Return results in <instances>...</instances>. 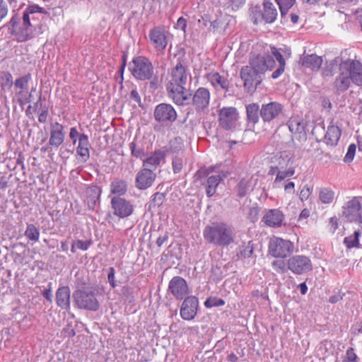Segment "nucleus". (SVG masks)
<instances>
[{
    "mask_svg": "<svg viewBox=\"0 0 362 362\" xmlns=\"http://www.w3.org/2000/svg\"><path fill=\"white\" fill-rule=\"evenodd\" d=\"M196 175L198 178H201L205 176H207L208 178L206 180V182L205 184L206 186V193L207 197H212L216 191V188L221 180H223L225 177H226V175L223 173V175L218 174L214 175H209V173L207 170H199Z\"/></svg>",
    "mask_w": 362,
    "mask_h": 362,
    "instance_id": "21",
    "label": "nucleus"
},
{
    "mask_svg": "<svg viewBox=\"0 0 362 362\" xmlns=\"http://www.w3.org/2000/svg\"><path fill=\"white\" fill-rule=\"evenodd\" d=\"M183 158H184V154L175 155L173 157L172 166H173V171L175 174H177V173H179L181 172V170L183 168Z\"/></svg>",
    "mask_w": 362,
    "mask_h": 362,
    "instance_id": "51",
    "label": "nucleus"
},
{
    "mask_svg": "<svg viewBox=\"0 0 362 362\" xmlns=\"http://www.w3.org/2000/svg\"><path fill=\"white\" fill-rule=\"evenodd\" d=\"M206 78L215 88H221L226 93L230 91L229 81L218 72H211L207 74Z\"/></svg>",
    "mask_w": 362,
    "mask_h": 362,
    "instance_id": "31",
    "label": "nucleus"
},
{
    "mask_svg": "<svg viewBox=\"0 0 362 362\" xmlns=\"http://www.w3.org/2000/svg\"><path fill=\"white\" fill-rule=\"evenodd\" d=\"M339 71L346 72L354 84L362 86V63L360 61L351 59L343 60L339 64Z\"/></svg>",
    "mask_w": 362,
    "mask_h": 362,
    "instance_id": "9",
    "label": "nucleus"
},
{
    "mask_svg": "<svg viewBox=\"0 0 362 362\" xmlns=\"http://www.w3.org/2000/svg\"><path fill=\"white\" fill-rule=\"evenodd\" d=\"M64 138V127L57 122L52 124L50 127V137L49 139V145L54 148H58L63 144Z\"/></svg>",
    "mask_w": 362,
    "mask_h": 362,
    "instance_id": "28",
    "label": "nucleus"
},
{
    "mask_svg": "<svg viewBox=\"0 0 362 362\" xmlns=\"http://www.w3.org/2000/svg\"><path fill=\"white\" fill-rule=\"evenodd\" d=\"M300 63L304 68L317 71L322 66V59L315 54H307L300 58Z\"/></svg>",
    "mask_w": 362,
    "mask_h": 362,
    "instance_id": "33",
    "label": "nucleus"
},
{
    "mask_svg": "<svg viewBox=\"0 0 362 362\" xmlns=\"http://www.w3.org/2000/svg\"><path fill=\"white\" fill-rule=\"evenodd\" d=\"M260 208L257 206H252L250 209L247 214V218L252 223H255L259 218Z\"/></svg>",
    "mask_w": 362,
    "mask_h": 362,
    "instance_id": "55",
    "label": "nucleus"
},
{
    "mask_svg": "<svg viewBox=\"0 0 362 362\" xmlns=\"http://www.w3.org/2000/svg\"><path fill=\"white\" fill-rule=\"evenodd\" d=\"M184 143L181 137H175L169 142V147L167 148L168 153L182 155L184 154Z\"/></svg>",
    "mask_w": 362,
    "mask_h": 362,
    "instance_id": "42",
    "label": "nucleus"
},
{
    "mask_svg": "<svg viewBox=\"0 0 362 362\" xmlns=\"http://www.w3.org/2000/svg\"><path fill=\"white\" fill-rule=\"evenodd\" d=\"M271 56L274 58H276V61L279 62L278 68L272 73V78L274 79L278 78L284 71L285 70V59L281 53L280 50L281 49H277L275 47L269 46L268 49Z\"/></svg>",
    "mask_w": 362,
    "mask_h": 362,
    "instance_id": "32",
    "label": "nucleus"
},
{
    "mask_svg": "<svg viewBox=\"0 0 362 362\" xmlns=\"http://www.w3.org/2000/svg\"><path fill=\"white\" fill-rule=\"evenodd\" d=\"M130 99L137 103L139 106H141V99L136 88H134L131 91Z\"/></svg>",
    "mask_w": 362,
    "mask_h": 362,
    "instance_id": "63",
    "label": "nucleus"
},
{
    "mask_svg": "<svg viewBox=\"0 0 362 362\" xmlns=\"http://www.w3.org/2000/svg\"><path fill=\"white\" fill-rule=\"evenodd\" d=\"M168 291L177 300H182L189 293L187 283L180 276H173L169 281Z\"/></svg>",
    "mask_w": 362,
    "mask_h": 362,
    "instance_id": "18",
    "label": "nucleus"
},
{
    "mask_svg": "<svg viewBox=\"0 0 362 362\" xmlns=\"http://www.w3.org/2000/svg\"><path fill=\"white\" fill-rule=\"evenodd\" d=\"M275 60L269 54V49L263 54H252L250 58L249 65L257 73L264 74L267 70L274 67Z\"/></svg>",
    "mask_w": 362,
    "mask_h": 362,
    "instance_id": "7",
    "label": "nucleus"
},
{
    "mask_svg": "<svg viewBox=\"0 0 362 362\" xmlns=\"http://www.w3.org/2000/svg\"><path fill=\"white\" fill-rule=\"evenodd\" d=\"M71 291L68 286L58 288L56 291V303L62 310L66 311L70 310Z\"/></svg>",
    "mask_w": 362,
    "mask_h": 362,
    "instance_id": "29",
    "label": "nucleus"
},
{
    "mask_svg": "<svg viewBox=\"0 0 362 362\" xmlns=\"http://www.w3.org/2000/svg\"><path fill=\"white\" fill-rule=\"evenodd\" d=\"M284 215L279 209L265 210L262 221L269 227H279L282 225Z\"/></svg>",
    "mask_w": 362,
    "mask_h": 362,
    "instance_id": "27",
    "label": "nucleus"
},
{
    "mask_svg": "<svg viewBox=\"0 0 362 362\" xmlns=\"http://www.w3.org/2000/svg\"><path fill=\"white\" fill-rule=\"evenodd\" d=\"M183 300L180 310V317L185 320H192L197 314L199 300L194 296H188Z\"/></svg>",
    "mask_w": 362,
    "mask_h": 362,
    "instance_id": "16",
    "label": "nucleus"
},
{
    "mask_svg": "<svg viewBox=\"0 0 362 362\" xmlns=\"http://www.w3.org/2000/svg\"><path fill=\"white\" fill-rule=\"evenodd\" d=\"M361 235L360 230H355L352 235H350L344 239V244L348 249L353 247H360L359 237Z\"/></svg>",
    "mask_w": 362,
    "mask_h": 362,
    "instance_id": "45",
    "label": "nucleus"
},
{
    "mask_svg": "<svg viewBox=\"0 0 362 362\" xmlns=\"http://www.w3.org/2000/svg\"><path fill=\"white\" fill-rule=\"evenodd\" d=\"M349 21H358L362 23V8H358L354 13L349 15Z\"/></svg>",
    "mask_w": 362,
    "mask_h": 362,
    "instance_id": "59",
    "label": "nucleus"
},
{
    "mask_svg": "<svg viewBox=\"0 0 362 362\" xmlns=\"http://www.w3.org/2000/svg\"><path fill=\"white\" fill-rule=\"evenodd\" d=\"M25 235L29 240L37 242L40 238V230L34 224L30 223L27 225Z\"/></svg>",
    "mask_w": 362,
    "mask_h": 362,
    "instance_id": "46",
    "label": "nucleus"
},
{
    "mask_svg": "<svg viewBox=\"0 0 362 362\" xmlns=\"http://www.w3.org/2000/svg\"><path fill=\"white\" fill-rule=\"evenodd\" d=\"M168 153L167 147L155 150L148 157L143 159V167L151 168L154 171L162 163L165 162Z\"/></svg>",
    "mask_w": 362,
    "mask_h": 362,
    "instance_id": "24",
    "label": "nucleus"
},
{
    "mask_svg": "<svg viewBox=\"0 0 362 362\" xmlns=\"http://www.w3.org/2000/svg\"><path fill=\"white\" fill-rule=\"evenodd\" d=\"M110 206L112 214L119 218H127L134 212V206L131 202L119 196L111 198Z\"/></svg>",
    "mask_w": 362,
    "mask_h": 362,
    "instance_id": "12",
    "label": "nucleus"
},
{
    "mask_svg": "<svg viewBox=\"0 0 362 362\" xmlns=\"http://www.w3.org/2000/svg\"><path fill=\"white\" fill-rule=\"evenodd\" d=\"M247 121L253 127L259 122L260 117L261 107L255 103H252L246 105Z\"/></svg>",
    "mask_w": 362,
    "mask_h": 362,
    "instance_id": "39",
    "label": "nucleus"
},
{
    "mask_svg": "<svg viewBox=\"0 0 362 362\" xmlns=\"http://www.w3.org/2000/svg\"><path fill=\"white\" fill-rule=\"evenodd\" d=\"M238 112L233 107H223L218 112L220 126L225 130H230L235 127L238 119Z\"/></svg>",
    "mask_w": 362,
    "mask_h": 362,
    "instance_id": "20",
    "label": "nucleus"
},
{
    "mask_svg": "<svg viewBox=\"0 0 362 362\" xmlns=\"http://www.w3.org/2000/svg\"><path fill=\"white\" fill-rule=\"evenodd\" d=\"M129 70L136 79L146 81L152 78L154 67L149 59L144 56H138L129 62Z\"/></svg>",
    "mask_w": 362,
    "mask_h": 362,
    "instance_id": "3",
    "label": "nucleus"
},
{
    "mask_svg": "<svg viewBox=\"0 0 362 362\" xmlns=\"http://www.w3.org/2000/svg\"><path fill=\"white\" fill-rule=\"evenodd\" d=\"M254 251V244L249 241L247 244H243L240 247V251L237 253L238 258H249L252 256Z\"/></svg>",
    "mask_w": 362,
    "mask_h": 362,
    "instance_id": "47",
    "label": "nucleus"
},
{
    "mask_svg": "<svg viewBox=\"0 0 362 362\" xmlns=\"http://www.w3.org/2000/svg\"><path fill=\"white\" fill-rule=\"evenodd\" d=\"M146 141L144 138L136 136L134 140L129 144L131 155L133 157L143 160L146 155Z\"/></svg>",
    "mask_w": 362,
    "mask_h": 362,
    "instance_id": "30",
    "label": "nucleus"
},
{
    "mask_svg": "<svg viewBox=\"0 0 362 362\" xmlns=\"http://www.w3.org/2000/svg\"><path fill=\"white\" fill-rule=\"evenodd\" d=\"M361 205L357 197H354L343 206V216L349 221H361Z\"/></svg>",
    "mask_w": 362,
    "mask_h": 362,
    "instance_id": "23",
    "label": "nucleus"
},
{
    "mask_svg": "<svg viewBox=\"0 0 362 362\" xmlns=\"http://www.w3.org/2000/svg\"><path fill=\"white\" fill-rule=\"evenodd\" d=\"M293 162V156L291 152L286 151L278 152L271 158V166L268 174L273 175L276 173V170L288 169L289 167H295Z\"/></svg>",
    "mask_w": 362,
    "mask_h": 362,
    "instance_id": "11",
    "label": "nucleus"
},
{
    "mask_svg": "<svg viewBox=\"0 0 362 362\" xmlns=\"http://www.w3.org/2000/svg\"><path fill=\"white\" fill-rule=\"evenodd\" d=\"M31 80L32 75L30 73L16 79L14 86L16 88L20 89V91L18 93V95L23 94V93L28 89V83Z\"/></svg>",
    "mask_w": 362,
    "mask_h": 362,
    "instance_id": "44",
    "label": "nucleus"
},
{
    "mask_svg": "<svg viewBox=\"0 0 362 362\" xmlns=\"http://www.w3.org/2000/svg\"><path fill=\"white\" fill-rule=\"evenodd\" d=\"M165 198V195L164 193L156 192L153 194L149 203V208H158L163 204Z\"/></svg>",
    "mask_w": 362,
    "mask_h": 362,
    "instance_id": "50",
    "label": "nucleus"
},
{
    "mask_svg": "<svg viewBox=\"0 0 362 362\" xmlns=\"http://www.w3.org/2000/svg\"><path fill=\"white\" fill-rule=\"evenodd\" d=\"M49 114V107L48 106L46 107H43L39 111V115H38V121L40 123H45L47 119Z\"/></svg>",
    "mask_w": 362,
    "mask_h": 362,
    "instance_id": "62",
    "label": "nucleus"
},
{
    "mask_svg": "<svg viewBox=\"0 0 362 362\" xmlns=\"http://www.w3.org/2000/svg\"><path fill=\"white\" fill-rule=\"evenodd\" d=\"M211 93L204 87L198 88L191 96L190 105H192L197 113L204 112L209 106Z\"/></svg>",
    "mask_w": 362,
    "mask_h": 362,
    "instance_id": "13",
    "label": "nucleus"
},
{
    "mask_svg": "<svg viewBox=\"0 0 362 362\" xmlns=\"http://www.w3.org/2000/svg\"><path fill=\"white\" fill-rule=\"evenodd\" d=\"M295 167H289L288 169L276 170V174L272 185L274 188H281L283 187V181L287 177H291L295 174Z\"/></svg>",
    "mask_w": 362,
    "mask_h": 362,
    "instance_id": "40",
    "label": "nucleus"
},
{
    "mask_svg": "<svg viewBox=\"0 0 362 362\" xmlns=\"http://www.w3.org/2000/svg\"><path fill=\"white\" fill-rule=\"evenodd\" d=\"M237 197H245L249 192L252 191V180L243 177L240 179L235 187Z\"/></svg>",
    "mask_w": 362,
    "mask_h": 362,
    "instance_id": "41",
    "label": "nucleus"
},
{
    "mask_svg": "<svg viewBox=\"0 0 362 362\" xmlns=\"http://www.w3.org/2000/svg\"><path fill=\"white\" fill-rule=\"evenodd\" d=\"M240 76L243 81L244 88L248 93H254L262 81V74L257 73L248 65L241 68Z\"/></svg>",
    "mask_w": 362,
    "mask_h": 362,
    "instance_id": "5",
    "label": "nucleus"
},
{
    "mask_svg": "<svg viewBox=\"0 0 362 362\" xmlns=\"http://www.w3.org/2000/svg\"><path fill=\"white\" fill-rule=\"evenodd\" d=\"M249 16L253 23H274L277 18L278 11L273 3L265 0L263 9L258 6H252L249 9Z\"/></svg>",
    "mask_w": 362,
    "mask_h": 362,
    "instance_id": "4",
    "label": "nucleus"
},
{
    "mask_svg": "<svg viewBox=\"0 0 362 362\" xmlns=\"http://www.w3.org/2000/svg\"><path fill=\"white\" fill-rule=\"evenodd\" d=\"M79 133L76 127H71L70 129L69 136L71 139L73 140V144H76L77 141V137L79 138Z\"/></svg>",
    "mask_w": 362,
    "mask_h": 362,
    "instance_id": "64",
    "label": "nucleus"
},
{
    "mask_svg": "<svg viewBox=\"0 0 362 362\" xmlns=\"http://www.w3.org/2000/svg\"><path fill=\"white\" fill-rule=\"evenodd\" d=\"M203 237L206 243L224 247L235 242V233L230 224L223 221H216L205 226Z\"/></svg>",
    "mask_w": 362,
    "mask_h": 362,
    "instance_id": "1",
    "label": "nucleus"
},
{
    "mask_svg": "<svg viewBox=\"0 0 362 362\" xmlns=\"http://www.w3.org/2000/svg\"><path fill=\"white\" fill-rule=\"evenodd\" d=\"M293 243L281 238L271 240L269 245V252L274 257L286 258L293 253Z\"/></svg>",
    "mask_w": 362,
    "mask_h": 362,
    "instance_id": "6",
    "label": "nucleus"
},
{
    "mask_svg": "<svg viewBox=\"0 0 362 362\" xmlns=\"http://www.w3.org/2000/svg\"><path fill=\"white\" fill-rule=\"evenodd\" d=\"M313 187L308 185L303 187L300 190L299 198L302 202L307 200L311 194Z\"/></svg>",
    "mask_w": 362,
    "mask_h": 362,
    "instance_id": "57",
    "label": "nucleus"
},
{
    "mask_svg": "<svg viewBox=\"0 0 362 362\" xmlns=\"http://www.w3.org/2000/svg\"><path fill=\"white\" fill-rule=\"evenodd\" d=\"M342 362H359V359L353 348H349Z\"/></svg>",
    "mask_w": 362,
    "mask_h": 362,
    "instance_id": "53",
    "label": "nucleus"
},
{
    "mask_svg": "<svg viewBox=\"0 0 362 362\" xmlns=\"http://www.w3.org/2000/svg\"><path fill=\"white\" fill-rule=\"evenodd\" d=\"M90 142L88 136L81 134L78 138V144L76 148V154L79 156L83 162H86L90 158Z\"/></svg>",
    "mask_w": 362,
    "mask_h": 362,
    "instance_id": "34",
    "label": "nucleus"
},
{
    "mask_svg": "<svg viewBox=\"0 0 362 362\" xmlns=\"http://www.w3.org/2000/svg\"><path fill=\"white\" fill-rule=\"evenodd\" d=\"M77 249L81 250L83 251L87 250L90 246L93 244V241L91 240L83 241L82 240H78L75 241Z\"/></svg>",
    "mask_w": 362,
    "mask_h": 362,
    "instance_id": "58",
    "label": "nucleus"
},
{
    "mask_svg": "<svg viewBox=\"0 0 362 362\" xmlns=\"http://www.w3.org/2000/svg\"><path fill=\"white\" fill-rule=\"evenodd\" d=\"M288 126L291 133L298 135V139L303 141L307 139L306 127L303 121L296 118L291 119Z\"/></svg>",
    "mask_w": 362,
    "mask_h": 362,
    "instance_id": "35",
    "label": "nucleus"
},
{
    "mask_svg": "<svg viewBox=\"0 0 362 362\" xmlns=\"http://www.w3.org/2000/svg\"><path fill=\"white\" fill-rule=\"evenodd\" d=\"M351 82H352L351 79L349 77L347 73L340 71L333 83V86L338 93H343L350 87Z\"/></svg>",
    "mask_w": 362,
    "mask_h": 362,
    "instance_id": "38",
    "label": "nucleus"
},
{
    "mask_svg": "<svg viewBox=\"0 0 362 362\" xmlns=\"http://www.w3.org/2000/svg\"><path fill=\"white\" fill-rule=\"evenodd\" d=\"M0 83L3 90H10L14 85L12 74L9 72H3L0 76Z\"/></svg>",
    "mask_w": 362,
    "mask_h": 362,
    "instance_id": "48",
    "label": "nucleus"
},
{
    "mask_svg": "<svg viewBox=\"0 0 362 362\" xmlns=\"http://www.w3.org/2000/svg\"><path fill=\"white\" fill-rule=\"evenodd\" d=\"M319 198L323 204H330L334 198V192L329 188H322L319 192Z\"/></svg>",
    "mask_w": 362,
    "mask_h": 362,
    "instance_id": "49",
    "label": "nucleus"
},
{
    "mask_svg": "<svg viewBox=\"0 0 362 362\" xmlns=\"http://www.w3.org/2000/svg\"><path fill=\"white\" fill-rule=\"evenodd\" d=\"M204 304L206 308H211L224 305L225 300L216 296H210L206 298Z\"/></svg>",
    "mask_w": 362,
    "mask_h": 362,
    "instance_id": "52",
    "label": "nucleus"
},
{
    "mask_svg": "<svg viewBox=\"0 0 362 362\" xmlns=\"http://www.w3.org/2000/svg\"><path fill=\"white\" fill-rule=\"evenodd\" d=\"M115 274V269L112 267H109L107 272V281L112 288H115L117 286Z\"/></svg>",
    "mask_w": 362,
    "mask_h": 362,
    "instance_id": "60",
    "label": "nucleus"
},
{
    "mask_svg": "<svg viewBox=\"0 0 362 362\" xmlns=\"http://www.w3.org/2000/svg\"><path fill=\"white\" fill-rule=\"evenodd\" d=\"M283 110V105L276 101L262 104L261 106L260 117L264 122H271L279 117L282 114Z\"/></svg>",
    "mask_w": 362,
    "mask_h": 362,
    "instance_id": "19",
    "label": "nucleus"
},
{
    "mask_svg": "<svg viewBox=\"0 0 362 362\" xmlns=\"http://www.w3.org/2000/svg\"><path fill=\"white\" fill-rule=\"evenodd\" d=\"M187 77V68L183 66L182 61L179 58L176 66L172 70L170 79L166 85V89L185 86Z\"/></svg>",
    "mask_w": 362,
    "mask_h": 362,
    "instance_id": "15",
    "label": "nucleus"
},
{
    "mask_svg": "<svg viewBox=\"0 0 362 362\" xmlns=\"http://www.w3.org/2000/svg\"><path fill=\"white\" fill-rule=\"evenodd\" d=\"M155 173L151 169L144 167L136 176V187L139 189H146L150 187L156 179Z\"/></svg>",
    "mask_w": 362,
    "mask_h": 362,
    "instance_id": "25",
    "label": "nucleus"
},
{
    "mask_svg": "<svg viewBox=\"0 0 362 362\" xmlns=\"http://www.w3.org/2000/svg\"><path fill=\"white\" fill-rule=\"evenodd\" d=\"M128 189V184L125 180L115 177L110 185V194L115 196H124Z\"/></svg>",
    "mask_w": 362,
    "mask_h": 362,
    "instance_id": "37",
    "label": "nucleus"
},
{
    "mask_svg": "<svg viewBox=\"0 0 362 362\" xmlns=\"http://www.w3.org/2000/svg\"><path fill=\"white\" fill-rule=\"evenodd\" d=\"M272 268L278 273H284L286 271V265L283 260H275L272 263Z\"/></svg>",
    "mask_w": 362,
    "mask_h": 362,
    "instance_id": "56",
    "label": "nucleus"
},
{
    "mask_svg": "<svg viewBox=\"0 0 362 362\" xmlns=\"http://www.w3.org/2000/svg\"><path fill=\"white\" fill-rule=\"evenodd\" d=\"M281 13V21H287L286 15L288 10L294 5L296 0H275Z\"/></svg>",
    "mask_w": 362,
    "mask_h": 362,
    "instance_id": "43",
    "label": "nucleus"
},
{
    "mask_svg": "<svg viewBox=\"0 0 362 362\" xmlns=\"http://www.w3.org/2000/svg\"><path fill=\"white\" fill-rule=\"evenodd\" d=\"M102 189L95 185H89L84 192V203L89 210L93 211L100 204Z\"/></svg>",
    "mask_w": 362,
    "mask_h": 362,
    "instance_id": "26",
    "label": "nucleus"
},
{
    "mask_svg": "<svg viewBox=\"0 0 362 362\" xmlns=\"http://www.w3.org/2000/svg\"><path fill=\"white\" fill-rule=\"evenodd\" d=\"M168 30L163 25L154 26L148 34L151 43L158 51H163L168 45Z\"/></svg>",
    "mask_w": 362,
    "mask_h": 362,
    "instance_id": "14",
    "label": "nucleus"
},
{
    "mask_svg": "<svg viewBox=\"0 0 362 362\" xmlns=\"http://www.w3.org/2000/svg\"><path fill=\"white\" fill-rule=\"evenodd\" d=\"M46 100V98L45 96H42L41 93H40V95L38 97V100L34 104V109H35V111H40L41 109H42L43 107H47L45 104V102Z\"/></svg>",
    "mask_w": 362,
    "mask_h": 362,
    "instance_id": "61",
    "label": "nucleus"
},
{
    "mask_svg": "<svg viewBox=\"0 0 362 362\" xmlns=\"http://www.w3.org/2000/svg\"><path fill=\"white\" fill-rule=\"evenodd\" d=\"M153 118L161 124H169L177 119V114L172 105L161 103L155 107Z\"/></svg>",
    "mask_w": 362,
    "mask_h": 362,
    "instance_id": "8",
    "label": "nucleus"
},
{
    "mask_svg": "<svg viewBox=\"0 0 362 362\" xmlns=\"http://www.w3.org/2000/svg\"><path fill=\"white\" fill-rule=\"evenodd\" d=\"M72 297L75 306L79 309L95 312L100 308L95 290L85 284L77 286Z\"/></svg>",
    "mask_w": 362,
    "mask_h": 362,
    "instance_id": "2",
    "label": "nucleus"
},
{
    "mask_svg": "<svg viewBox=\"0 0 362 362\" xmlns=\"http://www.w3.org/2000/svg\"><path fill=\"white\" fill-rule=\"evenodd\" d=\"M356 150V146L354 144H351L348 147V151L344 158L345 163H351L354 158Z\"/></svg>",
    "mask_w": 362,
    "mask_h": 362,
    "instance_id": "54",
    "label": "nucleus"
},
{
    "mask_svg": "<svg viewBox=\"0 0 362 362\" xmlns=\"http://www.w3.org/2000/svg\"><path fill=\"white\" fill-rule=\"evenodd\" d=\"M287 268L294 274H305L313 269L310 259L303 255H296L287 261Z\"/></svg>",
    "mask_w": 362,
    "mask_h": 362,
    "instance_id": "10",
    "label": "nucleus"
},
{
    "mask_svg": "<svg viewBox=\"0 0 362 362\" xmlns=\"http://www.w3.org/2000/svg\"><path fill=\"white\" fill-rule=\"evenodd\" d=\"M168 97L179 106L190 105L192 93L187 89L185 86L167 88Z\"/></svg>",
    "mask_w": 362,
    "mask_h": 362,
    "instance_id": "17",
    "label": "nucleus"
},
{
    "mask_svg": "<svg viewBox=\"0 0 362 362\" xmlns=\"http://www.w3.org/2000/svg\"><path fill=\"white\" fill-rule=\"evenodd\" d=\"M341 135V129L336 125L330 124L325 136V142L327 146H335Z\"/></svg>",
    "mask_w": 362,
    "mask_h": 362,
    "instance_id": "36",
    "label": "nucleus"
},
{
    "mask_svg": "<svg viewBox=\"0 0 362 362\" xmlns=\"http://www.w3.org/2000/svg\"><path fill=\"white\" fill-rule=\"evenodd\" d=\"M33 26L32 24H11L8 31L18 42H24L33 35Z\"/></svg>",
    "mask_w": 362,
    "mask_h": 362,
    "instance_id": "22",
    "label": "nucleus"
}]
</instances>
